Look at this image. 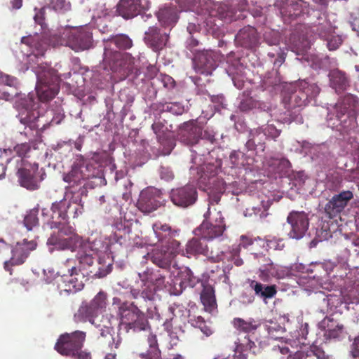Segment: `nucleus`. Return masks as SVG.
I'll return each instance as SVG.
<instances>
[{"label": "nucleus", "instance_id": "nucleus-1", "mask_svg": "<svg viewBox=\"0 0 359 359\" xmlns=\"http://www.w3.org/2000/svg\"><path fill=\"white\" fill-rule=\"evenodd\" d=\"M37 243L34 241H28L24 239L13 246L0 240V255L5 259L4 268L11 274L12 266L22 264L29 256L32 251L36 248Z\"/></svg>", "mask_w": 359, "mask_h": 359}, {"label": "nucleus", "instance_id": "nucleus-2", "mask_svg": "<svg viewBox=\"0 0 359 359\" xmlns=\"http://www.w3.org/2000/svg\"><path fill=\"white\" fill-rule=\"evenodd\" d=\"M35 73L37 76L36 90L39 100L47 102L54 98L59 92L61 81L57 70L39 66Z\"/></svg>", "mask_w": 359, "mask_h": 359}, {"label": "nucleus", "instance_id": "nucleus-3", "mask_svg": "<svg viewBox=\"0 0 359 359\" xmlns=\"http://www.w3.org/2000/svg\"><path fill=\"white\" fill-rule=\"evenodd\" d=\"M118 315L120 319L118 334H120L122 329L128 332L130 329L134 331H142L149 328L145 314L133 303L122 304L118 309Z\"/></svg>", "mask_w": 359, "mask_h": 359}, {"label": "nucleus", "instance_id": "nucleus-4", "mask_svg": "<svg viewBox=\"0 0 359 359\" xmlns=\"http://www.w3.org/2000/svg\"><path fill=\"white\" fill-rule=\"evenodd\" d=\"M204 218L202 224L194 231L195 236L205 240H213L222 236L226 226L221 212L216 210L212 212L208 208Z\"/></svg>", "mask_w": 359, "mask_h": 359}, {"label": "nucleus", "instance_id": "nucleus-5", "mask_svg": "<svg viewBox=\"0 0 359 359\" xmlns=\"http://www.w3.org/2000/svg\"><path fill=\"white\" fill-rule=\"evenodd\" d=\"M35 98L34 95L28 94L20 97L15 101V107L18 110V118L21 123L28 126L32 130L42 128L40 122L39 111L35 107Z\"/></svg>", "mask_w": 359, "mask_h": 359}, {"label": "nucleus", "instance_id": "nucleus-6", "mask_svg": "<svg viewBox=\"0 0 359 359\" xmlns=\"http://www.w3.org/2000/svg\"><path fill=\"white\" fill-rule=\"evenodd\" d=\"M107 305V294L100 292L89 303L83 302L74 315V320L76 323L89 322L95 325V319L98 316L99 312Z\"/></svg>", "mask_w": 359, "mask_h": 359}, {"label": "nucleus", "instance_id": "nucleus-7", "mask_svg": "<svg viewBox=\"0 0 359 359\" xmlns=\"http://www.w3.org/2000/svg\"><path fill=\"white\" fill-rule=\"evenodd\" d=\"M86 336V332L79 330L62 334L58 338L55 349L62 355L74 357L83 347Z\"/></svg>", "mask_w": 359, "mask_h": 359}, {"label": "nucleus", "instance_id": "nucleus-8", "mask_svg": "<svg viewBox=\"0 0 359 359\" xmlns=\"http://www.w3.org/2000/svg\"><path fill=\"white\" fill-rule=\"evenodd\" d=\"M45 175L44 172L39 174L38 163H29L25 160H22V166L17 172L20 186L32 191L39 188V183L43 180V176Z\"/></svg>", "mask_w": 359, "mask_h": 359}, {"label": "nucleus", "instance_id": "nucleus-9", "mask_svg": "<svg viewBox=\"0 0 359 359\" xmlns=\"http://www.w3.org/2000/svg\"><path fill=\"white\" fill-rule=\"evenodd\" d=\"M74 264V260L72 259H67L64 264L67 267L68 275L65 273L62 275L63 282L65 284L64 286L59 285L60 293L62 291L67 293L75 292L82 290L84 287L85 276L80 269H77Z\"/></svg>", "mask_w": 359, "mask_h": 359}, {"label": "nucleus", "instance_id": "nucleus-10", "mask_svg": "<svg viewBox=\"0 0 359 359\" xmlns=\"http://www.w3.org/2000/svg\"><path fill=\"white\" fill-rule=\"evenodd\" d=\"M140 70L135 67L134 59L128 54L114 52V82L125 79L130 75L135 78L140 74Z\"/></svg>", "mask_w": 359, "mask_h": 359}, {"label": "nucleus", "instance_id": "nucleus-11", "mask_svg": "<svg viewBox=\"0 0 359 359\" xmlns=\"http://www.w3.org/2000/svg\"><path fill=\"white\" fill-rule=\"evenodd\" d=\"M200 188L221 194L224 191V182L217 177V169L212 164L205 165L198 180Z\"/></svg>", "mask_w": 359, "mask_h": 359}, {"label": "nucleus", "instance_id": "nucleus-12", "mask_svg": "<svg viewBox=\"0 0 359 359\" xmlns=\"http://www.w3.org/2000/svg\"><path fill=\"white\" fill-rule=\"evenodd\" d=\"M170 198L175 205L185 208L196 203L198 198V192L194 185L188 184L172 189L170 192Z\"/></svg>", "mask_w": 359, "mask_h": 359}, {"label": "nucleus", "instance_id": "nucleus-13", "mask_svg": "<svg viewBox=\"0 0 359 359\" xmlns=\"http://www.w3.org/2000/svg\"><path fill=\"white\" fill-rule=\"evenodd\" d=\"M287 222L290 225V231L288 233L290 238L300 239L309 229V219L308 215L304 211L290 212L287 217Z\"/></svg>", "mask_w": 359, "mask_h": 359}, {"label": "nucleus", "instance_id": "nucleus-14", "mask_svg": "<svg viewBox=\"0 0 359 359\" xmlns=\"http://www.w3.org/2000/svg\"><path fill=\"white\" fill-rule=\"evenodd\" d=\"M63 34L65 45L75 51L88 49L92 45V34L85 29L67 30Z\"/></svg>", "mask_w": 359, "mask_h": 359}, {"label": "nucleus", "instance_id": "nucleus-15", "mask_svg": "<svg viewBox=\"0 0 359 359\" xmlns=\"http://www.w3.org/2000/svg\"><path fill=\"white\" fill-rule=\"evenodd\" d=\"M203 135V127L197 120L191 119L183 123L179 131V138L187 145L198 143Z\"/></svg>", "mask_w": 359, "mask_h": 359}, {"label": "nucleus", "instance_id": "nucleus-16", "mask_svg": "<svg viewBox=\"0 0 359 359\" xmlns=\"http://www.w3.org/2000/svg\"><path fill=\"white\" fill-rule=\"evenodd\" d=\"M48 243L55 246L56 248L60 250H70L75 251L79 248H89L90 242L83 239L79 235H73V236L65 238L58 236H51L48 240Z\"/></svg>", "mask_w": 359, "mask_h": 359}, {"label": "nucleus", "instance_id": "nucleus-17", "mask_svg": "<svg viewBox=\"0 0 359 359\" xmlns=\"http://www.w3.org/2000/svg\"><path fill=\"white\" fill-rule=\"evenodd\" d=\"M218 55L215 51L204 50L198 53L194 60L197 72L206 75L211 74L217 66Z\"/></svg>", "mask_w": 359, "mask_h": 359}, {"label": "nucleus", "instance_id": "nucleus-18", "mask_svg": "<svg viewBox=\"0 0 359 359\" xmlns=\"http://www.w3.org/2000/svg\"><path fill=\"white\" fill-rule=\"evenodd\" d=\"M98 271L95 273L98 278H103L111 271L112 252L111 251V241L105 239L100 249L98 250Z\"/></svg>", "mask_w": 359, "mask_h": 359}, {"label": "nucleus", "instance_id": "nucleus-19", "mask_svg": "<svg viewBox=\"0 0 359 359\" xmlns=\"http://www.w3.org/2000/svg\"><path fill=\"white\" fill-rule=\"evenodd\" d=\"M353 197V194L351 191H344L339 194L334 195L325 205V213L330 218L334 217L344 210L348 202L352 199Z\"/></svg>", "mask_w": 359, "mask_h": 359}, {"label": "nucleus", "instance_id": "nucleus-20", "mask_svg": "<svg viewBox=\"0 0 359 359\" xmlns=\"http://www.w3.org/2000/svg\"><path fill=\"white\" fill-rule=\"evenodd\" d=\"M168 34L165 32L161 33L157 27H149L144 33V40L146 44L153 50L158 51L162 50L168 41Z\"/></svg>", "mask_w": 359, "mask_h": 359}, {"label": "nucleus", "instance_id": "nucleus-21", "mask_svg": "<svg viewBox=\"0 0 359 359\" xmlns=\"http://www.w3.org/2000/svg\"><path fill=\"white\" fill-rule=\"evenodd\" d=\"M53 211V219L55 216L65 221L67 218V210L73 214V217H77L81 215L84 210L83 203L79 205H67L66 200L60 202L53 203L51 207Z\"/></svg>", "mask_w": 359, "mask_h": 359}, {"label": "nucleus", "instance_id": "nucleus-22", "mask_svg": "<svg viewBox=\"0 0 359 359\" xmlns=\"http://www.w3.org/2000/svg\"><path fill=\"white\" fill-rule=\"evenodd\" d=\"M320 327L325 330L327 339L339 340L344 337V325L332 318L325 317L320 322Z\"/></svg>", "mask_w": 359, "mask_h": 359}, {"label": "nucleus", "instance_id": "nucleus-23", "mask_svg": "<svg viewBox=\"0 0 359 359\" xmlns=\"http://www.w3.org/2000/svg\"><path fill=\"white\" fill-rule=\"evenodd\" d=\"M236 43L242 47L252 48L258 42L257 30L251 26L244 27L236 35Z\"/></svg>", "mask_w": 359, "mask_h": 359}, {"label": "nucleus", "instance_id": "nucleus-24", "mask_svg": "<svg viewBox=\"0 0 359 359\" xmlns=\"http://www.w3.org/2000/svg\"><path fill=\"white\" fill-rule=\"evenodd\" d=\"M208 247L205 239L200 238H193L186 244L184 250H182V255L190 258L198 255H208Z\"/></svg>", "mask_w": 359, "mask_h": 359}, {"label": "nucleus", "instance_id": "nucleus-25", "mask_svg": "<svg viewBox=\"0 0 359 359\" xmlns=\"http://www.w3.org/2000/svg\"><path fill=\"white\" fill-rule=\"evenodd\" d=\"M137 205L141 212L149 214L160 207L161 202L153 193L147 190L141 192Z\"/></svg>", "mask_w": 359, "mask_h": 359}, {"label": "nucleus", "instance_id": "nucleus-26", "mask_svg": "<svg viewBox=\"0 0 359 359\" xmlns=\"http://www.w3.org/2000/svg\"><path fill=\"white\" fill-rule=\"evenodd\" d=\"M203 289L200 294L201 302L206 312L212 313L217 309V304L214 287L210 284L202 283Z\"/></svg>", "mask_w": 359, "mask_h": 359}, {"label": "nucleus", "instance_id": "nucleus-27", "mask_svg": "<svg viewBox=\"0 0 359 359\" xmlns=\"http://www.w3.org/2000/svg\"><path fill=\"white\" fill-rule=\"evenodd\" d=\"M141 0H120L116 6V12L124 18L137 15L141 11Z\"/></svg>", "mask_w": 359, "mask_h": 359}, {"label": "nucleus", "instance_id": "nucleus-28", "mask_svg": "<svg viewBox=\"0 0 359 359\" xmlns=\"http://www.w3.org/2000/svg\"><path fill=\"white\" fill-rule=\"evenodd\" d=\"M249 137L250 138L245 144L248 150L259 149L261 151H264L267 138L260 127L252 130Z\"/></svg>", "mask_w": 359, "mask_h": 359}, {"label": "nucleus", "instance_id": "nucleus-29", "mask_svg": "<svg viewBox=\"0 0 359 359\" xmlns=\"http://www.w3.org/2000/svg\"><path fill=\"white\" fill-rule=\"evenodd\" d=\"M250 286L255 291V294L264 300L273 298L277 293L276 285H264L252 280L250 281Z\"/></svg>", "mask_w": 359, "mask_h": 359}, {"label": "nucleus", "instance_id": "nucleus-30", "mask_svg": "<svg viewBox=\"0 0 359 359\" xmlns=\"http://www.w3.org/2000/svg\"><path fill=\"white\" fill-rule=\"evenodd\" d=\"M157 17L164 27H173L178 19L176 8L171 6L161 8L157 13Z\"/></svg>", "mask_w": 359, "mask_h": 359}, {"label": "nucleus", "instance_id": "nucleus-31", "mask_svg": "<svg viewBox=\"0 0 359 359\" xmlns=\"http://www.w3.org/2000/svg\"><path fill=\"white\" fill-rule=\"evenodd\" d=\"M86 170V168L81 169L79 165L73 166L71 171L64 176L63 180L69 184L70 188L81 185L85 181L83 175H85Z\"/></svg>", "mask_w": 359, "mask_h": 359}, {"label": "nucleus", "instance_id": "nucleus-32", "mask_svg": "<svg viewBox=\"0 0 359 359\" xmlns=\"http://www.w3.org/2000/svg\"><path fill=\"white\" fill-rule=\"evenodd\" d=\"M356 104L357 99L355 96L351 94L344 95L336 104L337 116L341 118V116L347 113L348 110L354 109Z\"/></svg>", "mask_w": 359, "mask_h": 359}, {"label": "nucleus", "instance_id": "nucleus-33", "mask_svg": "<svg viewBox=\"0 0 359 359\" xmlns=\"http://www.w3.org/2000/svg\"><path fill=\"white\" fill-rule=\"evenodd\" d=\"M283 100L288 104L289 108H299L308 104L306 95L302 92L299 88L290 94L289 96H285Z\"/></svg>", "mask_w": 359, "mask_h": 359}, {"label": "nucleus", "instance_id": "nucleus-34", "mask_svg": "<svg viewBox=\"0 0 359 359\" xmlns=\"http://www.w3.org/2000/svg\"><path fill=\"white\" fill-rule=\"evenodd\" d=\"M233 325L237 330L244 333L255 332L260 326V323L253 318L245 320L241 318H233Z\"/></svg>", "mask_w": 359, "mask_h": 359}, {"label": "nucleus", "instance_id": "nucleus-35", "mask_svg": "<svg viewBox=\"0 0 359 359\" xmlns=\"http://www.w3.org/2000/svg\"><path fill=\"white\" fill-rule=\"evenodd\" d=\"M139 275L142 281L151 283L157 287L164 285L165 276L162 274L160 270L153 271L148 269L142 274L140 273Z\"/></svg>", "mask_w": 359, "mask_h": 359}, {"label": "nucleus", "instance_id": "nucleus-36", "mask_svg": "<svg viewBox=\"0 0 359 359\" xmlns=\"http://www.w3.org/2000/svg\"><path fill=\"white\" fill-rule=\"evenodd\" d=\"M147 341L149 349L147 353H141L140 357L143 359H161V351L158 348L156 336L150 334L148 336Z\"/></svg>", "mask_w": 359, "mask_h": 359}, {"label": "nucleus", "instance_id": "nucleus-37", "mask_svg": "<svg viewBox=\"0 0 359 359\" xmlns=\"http://www.w3.org/2000/svg\"><path fill=\"white\" fill-rule=\"evenodd\" d=\"M178 276L181 280V287H194L200 281V279L195 276L191 270L188 267L182 268L178 273Z\"/></svg>", "mask_w": 359, "mask_h": 359}, {"label": "nucleus", "instance_id": "nucleus-38", "mask_svg": "<svg viewBox=\"0 0 359 359\" xmlns=\"http://www.w3.org/2000/svg\"><path fill=\"white\" fill-rule=\"evenodd\" d=\"M78 259L79 264L85 268L86 266H90L94 263L93 254L95 249H93V244L90 243L89 248H79Z\"/></svg>", "mask_w": 359, "mask_h": 359}, {"label": "nucleus", "instance_id": "nucleus-39", "mask_svg": "<svg viewBox=\"0 0 359 359\" xmlns=\"http://www.w3.org/2000/svg\"><path fill=\"white\" fill-rule=\"evenodd\" d=\"M263 248L266 250H282L285 247V241L283 238L269 236L262 241Z\"/></svg>", "mask_w": 359, "mask_h": 359}, {"label": "nucleus", "instance_id": "nucleus-40", "mask_svg": "<svg viewBox=\"0 0 359 359\" xmlns=\"http://www.w3.org/2000/svg\"><path fill=\"white\" fill-rule=\"evenodd\" d=\"M325 356L324 351L316 345H312L307 351H297V359H322Z\"/></svg>", "mask_w": 359, "mask_h": 359}, {"label": "nucleus", "instance_id": "nucleus-41", "mask_svg": "<svg viewBox=\"0 0 359 359\" xmlns=\"http://www.w3.org/2000/svg\"><path fill=\"white\" fill-rule=\"evenodd\" d=\"M331 83L337 90H344L348 86V79L344 72L333 71L331 73Z\"/></svg>", "mask_w": 359, "mask_h": 359}, {"label": "nucleus", "instance_id": "nucleus-42", "mask_svg": "<svg viewBox=\"0 0 359 359\" xmlns=\"http://www.w3.org/2000/svg\"><path fill=\"white\" fill-rule=\"evenodd\" d=\"M299 88L306 95V100L309 102L318 96L320 93V88L315 83H309L304 81L300 83Z\"/></svg>", "mask_w": 359, "mask_h": 359}, {"label": "nucleus", "instance_id": "nucleus-43", "mask_svg": "<svg viewBox=\"0 0 359 359\" xmlns=\"http://www.w3.org/2000/svg\"><path fill=\"white\" fill-rule=\"evenodd\" d=\"M38 214V208H34L27 212L24 217L23 224L27 231H32L35 226L39 225V220Z\"/></svg>", "mask_w": 359, "mask_h": 359}, {"label": "nucleus", "instance_id": "nucleus-44", "mask_svg": "<svg viewBox=\"0 0 359 359\" xmlns=\"http://www.w3.org/2000/svg\"><path fill=\"white\" fill-rule=\"evenodd\" d=\"M313 32L321 39H328L334 32V27L329 20H324L323 22L319 23L315 27Z\"/></svg>", "mask_w": 359, "mask_h": 359}, {"label": "nucleus", "instance_id": "nucleus-45", "mask_svg": "<svg viewBox=\"0 0 359 359\" xmlns=\"http://www.w3.org/2000/svg\"><path fill=\"white\" fill-rule=\"evenodd\" d=\"M115 229L116 230L114 229V241L120 245L124 244L130 232L129 228L119 223L116 225Z\"/></svg>", "mask_w": 359, "mask_h": 359}, {"label": "nucleus", "instance_id": "nucleus-46", "mask_svg": "<svg viewBox=\"0 0 359 359\" xmlns=\"http://www.w3.org/2000/svg\"><path fill=\"white\" fill-rule=\"evenodd\" d=\"M101 67L108 72L107 74L109 76V79H112V74L110 72L112 70V50L107 47V44L104 46V57Z\"/></svg>", "mask_w": 359, "mask_h": 359}, {"label": "nucleus", "instance_id": "nucleus-47", "mask_svg": "<svg viewBox=\"0 0 359 359\" xmlns=\"http://www.w3.org/2000/svg\"><path fill=\"white\" fill-rule=\"evenodd\" d=\"M191 325L195 327H198L207 337L212 334V330L209 326L206 325L204 318L201 316H194L189 321Z\"/></svg>", "mask_w": 359, "mask_h": 359}, {"label": "nucleus", "instance_id": "nucleus-48", "mask_svg": "<svg viewBox=\"0 0 359 359\" xmlns=\"http://www.w3.org/2000/svg\"><path fill=\"white\" fill-rule=\"evenodd\" d=\"M54 227L58 228L59 231L56 236L64 237L67 236L68 237L73 236V235H77L74 232V229L70 225L63 223L61 224V222H53Z\"/></svg>", "mask_w": 359, "mask_h": 359}, {"label": "nucleus", "instance_id": "nucleus-49", "mask_svg": "<svg viewBox=\"0 0 359 359\" xmlns=\"http://www.w3.org/2000/svg\"><path fill=\"white\" fill-rule=\"evenodd\" d=\"M114 43L121 49H128L132 46V40L126 34L114 36Z\"/></svg>", "mask_w": 359, "mask_h": 359}, {"label": "nucleus", "instance_id": "nucleus-50", "mask_svg": "<svg viewBox=\"0 0 359 359\" xmlns=\"http://www.w3.org/2000/svg\"><path fill=\"white\" fill-rule=\"evenodd\" d=\"M306 4L304 1L291 4L288 7L289 16L296 18L304 13V7H306Z\"/></svg>", "mask_w": 359, "mask_h": 359}, {"label": "nucleus", "instance_id": "nucleus-51", "mask_svg": "<svg viewBox=\"0 0 359 359\" xmlns=\"http://www.w3.org/2000/svg\"><path fill=\"white\" fill-rule=\"evenodd\" d=\"M264 327L271 337L273 339L279 338L280 337L278 336V334L283 333L284 332L283 327H281L277 323L272 321H270L266 324Z\"/></svg>", "mask_w": 359, "mask_h": 359}, {"label": "nucleus", "instance_id": "nucleus-52", "mask_svg": "<svg viewBox=\"0 0 359 359\" xmlns=\"http://www.w3.org/2000/svg\"><path fill=\"white\" fill-rule=\"evenodd\" d=\"M49 7L58 13H65L70 9L71 5L66 0H50Z\"/></svg>", "mask_w": 359, "mask_h": 359}, {"label": "nucleus", "instance_id": "nucleus-53", "mask_svg": "<svg viewBox=\"0 0 359 359\" xmlns=\"http://www.w3.org/2000/svg\"><path fill=\"white\" fill-rule=\"evenodd\" d=\"M33 144V142L18 144L14 147V151L19 157H28V154L30 152Z\"/></svg>", "mask_w": 359, "mask_h": 359}, {"label": "nucleus", "instance_id": "nucleus-54", "mask_svg": "<svg viewBox=\"0 0 359 359\" xmlns=\"http://www.w3.org/2000/svg\"><path fill=\"white\" fill-rule=\"evenodd\" d=\"M153 263L163 269H168L170 266V260L161 253L156 252L151 257Z\"/></svg>", "mask_w": 359, "mask_h": 359}, {"label": "nucleus", "instance_id": "nucleus-55", "mask_svg": "<svg viewBox=\"0 0 359 359\" xmlns=\"http://www.w3.org/2000/svg\"><path fill=\"white\" fill-rule=\"evenodd\" d=\"M267 139H271L276 140L278 137L280 135L281 130L276 128L273 124H266L260 127Z\"/></svg>", "mask_w": 359, "mask_h": 359}, {"label": "nucleus", "instance_id": "nucleus-56", "mask_svg": "<svg viewBox=\"0 0 359 359\" xmlns=\"http://www.w3.org/2000/svg\"><path fill=\"white\" fill-rule=\"evenodd\" d=\"M152 228L158 240L164 238V236L163 234V232L166 233L170 231V227L168 224H163L160 222L154 224Z\"/></svg>", "mask_w": 359, "mask_h": 359}, {"label": "nucleus", "instance_id": "nucleus-57", "mask_svg": "<svg viewBox=\"0 0 359 359\" xmlns=\"http://www.w3.org/2000/svg\"><path fill=\"white\" fill-rule=\"evenodd\" d=\"M327 41V46L330 50H337L342 43L341 38L338 35L330 36L328 39H325Z\"/></svg>", "mask_w": 359, "mask_h": 359}, {"label": "nucleus", "instance_id": "nucleus-58", "mask_svg": "<svg viewBox=\"0 0 359 359\" xmlns=\"http://www.w3.org/2000/svg\"><path fill=\"white\" fill-rule=\"evenodd\" d=\"M79 167L81 169H83V168L87 169L85 172V175H83L85 180L90 178L97 177L100 174L99 170L96 169L92 164H82L80 165Z\"/></svg>", "mask_w": 359, "mask_h": 359}, {"label": "nucleus", "instance_id": "nucleus-59", "mask_svg": "<svg viewBox=\"0 0 359 359\" xmlns=\"http://www.w3.org/2000/svg\"><path fill=\"white\" fill-rule=\"evenodd\" d=\"M163 109L176 115L182 114L184 112V107L177 102L166 103L163 106Z\"/></svg>", "mask_w": 359, "mask_h": 359}, {"label": "nucleus", "instance_id": "nucleus-60", "mask_svg": "<svg viewBox=\"0 0 359 359\" xmlns=\"http://www.w3.org/2000/svg\"><path fill=\"white\" fill-rule=\"evenodd\" d=\"M97 25L102 32H109L111 28L110 16L107 15L100 18Z\"/></svg>", "mask_w": 359, "mask_h": 359}, {"label": "nucleus", "instance_id": "nucleus-61", "mask_svg": "<svg viewBox=\"0 0 359 359\" xmlns=\"http://www.w3.org/2000/svg\"><path fill=\"white\" fill-rule=\"evenodd\" d=\"M17 83V79L14 76L0 72V83L11 87L15 86Z\"/></svg>", "mask_w": 359, "mask_h": 359}, {"label": "nucleus", "instance_id": "nucleus-62", "mask_svg": "<svg viewBox=\"0 0 359 359\" xmlns=\"http://www.w3.org/2000/svg\"><path fill=\"white\" fill-rule=\"evenodd\" d=\"M69 194H72V197L69 199V203H68V205H74L83 203L82 202L81 193H80L79 191L74 192L73 191H70V192H67L66 197L68 198Z\"/></svg>", "mask_w": 359, "mask_h": 359}, {"label": "nucleus", "instance_id": "nucleus-63", "mask_svg": "<svg viewBox=\"0 0 359 359\" xmlns=\"http://www.w3.org/2000/svg\"><path fill=\"white\" fill-rule=\"evenodd\" d=\"M198 2L199 0H178L179 4L184 10H192Z\"/></svg>", "mask_w": 359, "mask_h": 359}, {"label": "nucleus", "instance_id": "nucleus-64", "mask_svg": "<svg viewBox=\"0 0 359 359\" xmlns=\"http://www.w3.org/2000/svg\"><path fill=\"white\" fill-rule=\"evenodd\" d=\"M350 352L353 358L359 359V336L354 338Z\"/></svg>", "mask_w": 359, "mask_h": 359}]
</instances>
